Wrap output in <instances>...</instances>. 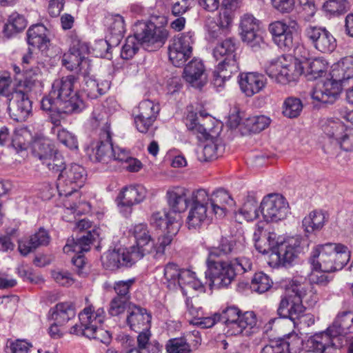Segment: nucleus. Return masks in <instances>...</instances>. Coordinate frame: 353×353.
Listing matches in <instances>:
<instances>
[{"mask_svg": "<svg viewBox=\"0 0 353 353\" xmlns=\"http://www.w3.org/2000/svg\"><path fill=\"white\" fill-rule=\"evenodd\" d=\"M77 80V77L74 74L55 79L49 94L41 101L42 110H55L68 114L81 112L85 108V104L74 90Z\"/></svg>", "mask_w": 353, "mask_h": 353, "instance_id": "1", "label": "nucleus"}, {"mask_svg": "<svg viewBox=\"0 0 353 353\" xmlns=\"http://www.w3.org/2000/svg\"><path fill=\"white\" fill-rule=\"evenodd\" d=\"M134 37H128L121 52L123 59L133 57L139 50L136 41L147 51L153 52L161 48L168 37V31L163 27H157L153 23L137 21L133 26Z\"/></svg>", "mask_w": 353, "mask_h": 353, "instance_id": "2", "label": "nucleus"}, {"mask_svg": "<svg viewBox=\"0 0 353 353\" xmlns=\"http://www.w3.org/2000/svg\"><path fill=\"white\" fill-rule=\"evenodd\" d=\"M331 79L318 82L310 94L311 98L322 103H333L341 92L340 84L353 78V57L343 59L341 62L334 65L330 73Z\"/></svg>", "mask_w": 353, "mask_h": 353, "instance_id": "3", "label": "nucleus"}, {"mask_svg": "<svg viewBox=\"0 0 353 353\" xmlns=\"http://www.w3.org/2000/svg\"><path fill=\"white\" fill-rule=\"evenodd\" d=\"M237 48L236 40L229 37L219 42L212 50L213 57L217 61L221 60L212 72V84L218 92L221 91L225 82L239 70L236 53Z\"/></svg>", "mask_w": 353, "mask_h": 353, "instance_id": "4", "label": "nucleus"}, {"mask_svg": "<svg viewBox=\"0 0 353 353\" xmlns=\"http://www.w3.org/2000/svg\"><path fill=\"white\" fill-rule=\"evenodd\" d=\"M353 332V313L343 312L339 314L326 332L314 334L309 341L310 348L315 353H335V341L341 335Z\"/></svg>", "mask_w": 353, "mask_h": 353, "instance_id": "5", "label": "nucleus"}, {"mask_svg": "<svg viewBox=\"0 0 353 353\" xmlns=\"http://www.w3.org/2000/svg\"><path fill=\"white\" fill-rule=\"evenodd\" d=\"M80 325L75 324L70 329V334L84 336L108 345L111 334L101 327L105 319V311L99 307L94 311L92 306L85 307L79 314Z\"/></svg>", "mask_w": 353, "mask_h": 353, "instance_id": "6", "label": "nucleus"}, {"mask_svg": "<svg viewBox=\"0 0 353 353\" xmlns=\"http://www.w3.org/2000/svg\"><path fill=\"white\" fill-rule=\"evenodd\" d=\"M350 252L341 244L326 243L312 252L311 263L315 270L335 272L341 270L349 261Z\"/></svg>", "mask_w": 353, "mask_h": 353, "instance_id": "7", "label": "nucleus"}, {"mask_svg": "<svg viewBox=\"0 0 353 353\" xmlns=\"http://www.w3.org/2000/svg\"><path fill=\"white\" fill-rule=\"evenodd\" d=\"M318 298L312 290H307L303 284H293L287 289L285 295L281 298L279 308V316H292L296 319L300 314L305 312L303 303L312 307L317 302Z\"/></svg>", "mask_w": 353, "mask_h": 353, "instance_id": "8", "label": "nucleus"}, {"mask_svg": "<svg viewBox=\"0 0 353 353\" xmlns=\"http://www.w3.org/2000/svg\"><path fill=\"white\" fill-rule=\"evenodd\" d=\"M185 125L199 140H210L203 148V160L208 161L218 158L220 155L219 139L216 135L211 134V130L205 126L206 123H202L196 114L190 113L185 119Z\"/></svg>", "mask_w": 353, "mask_h": 353, "instance_id": "9", "label": "nucleus"}, {"mask_svg": "<svg viewBox=\"0 0 353 353\" xmlns=\"http://www.w3.org/2000/svg\"><path fill=\"white\" fill-rule=\"evenodd\" d=\"M303 68L296 59L280 57L272 61L265 68V72L275 81L283 85L296 81L303 73Z\"/></svg>", "mask_w": 353, "mask_h": 353, "instance_id": "10", "label": "nucleus"}, {"mask_svg": "<svg viewBox=\"0 0 353 353\" xmlns=\"http://www.w3.org/2000/svg\"><path fill=\"white\" fill-rule=\"evenodd\" d=\"M220 322L226 325V333L236 336L243 333L246 328L252 329L256 325V316L253 312L241 314L240 310L235 306H229L219 314Z\"/></svg>", "mask_w": 353, "mask_h": 353, "instance_id": "11", "label": "nucleus"}, {"mask_svg": "<svg viewBox=\"0 0 353 353\" xmlns=\"http://www.w3.org/2000/svg\"><path fill=\"white\" fill-rule=\"evenodd\" d=\"M86 172L77 163L65 165L59 173L57 188L60 196H68L81 188L85 181Z\"/></svg>", "mask_w": 353, "mask_h": 353, "instance_id": "12", "label": "nucleus"}, {"mask_svg": "<svg viewBox=\"0 0 353 353\" xmlns=\"http://www.w3.org/2000/svg\"><path fill=\"white\" fill-rule=\"evenodd\" d=\"M99 240V234L97 230H93L92 232H87L86 235L76 237L74 239L68 240L66 245L63 247V252L68 253L70 252H75L77 255L72 259V263L75 266V271L80 276H85L86 272L84 271L85 261L83 255L81 254L88 252L90 249V245Z\"/></svg>", "mask_w": 353, "mask_h": 353, "instance_id": "13", "label": "nucleus"}, {"mask_svg": "<svg viewBox=\"0 0 353 353\" xmlns=\"http://www.w3.org/2000/svg\"><path fill=\"white\" fill-rule=\"evenodd\" d=\"M208 194L204 189L194 191L190 197V210L186 219L189 230L199 229L208 221Z\"/></svg>", "mask_w": 353, "mask_h": 353, "instance_id": "14", "label": "nucleus"}, {"mask_svg": "<svg viewBox=\"0 0 353 353\" xmlns=\"http://www.w3.org/2000/svg\"><path fill=\"white\" fill-rule=\"evenodd\" d=\"M90 52L88 43L79 39H74L70 48L69 52L64 54L62 58V65L69 70H78L82 75L85 71L90 70V63L85 55Z\"/></svg>", "mask_w": 353, "mask_h": 353, "instance_id": "15", "label": "nucleus"}, {"mask_svg": "<svg viewBox=\"0 0 353 353\" xmlns=\"http://www.w3.org/2000/svg\"><path fill=\"white\" fill-rule=\"evenodd\" d=\"M302 250L299 236L288 238L277 245L276 252L270 254L271 263L277 267L291 266Z\"/></svg>", "mask_w": 353, "mask_h": 353, "instance_id": "16", "label": "nucleus"}, {"mask_svg": "<svg viewBox=\"0 0 353 353\" xmlns=\"http://www.w3.org/2000/svg\"><path fill=\"white\" fill-rule=\"evenodd\" d=\"M239 28L241 40L253 51L265 48L266 43L261 34L260 21L253 15L244 14L241 17Z\"/></svg>", "mask_w": 353, "mask_h": 353, "instance_id": "17", "label": "nucleus"}, {"mask_svg": "<svg viewBox=\"0 0 353 353\" xmlns=\"http://www.w3.org/2000/svg\"><path fill=\"white\" fill-rule=\"evenodd\" d=\"M194 33L185 32L174 37L168 46L169 59L176 67L184 65L192 53Z\"/></svg>", "mask_w": 353, "mask_h": 353, "instance_id": "18", "label": "nucleus"}, {"mask_svg": "<svg viewBox=\"0 0 353 353\" xmlns=\"http://www.w3.org/2000/svg\"><path fill=\"white\" fill-rule=\"evenodd\" d=\"M263 219L267 222H278L285 219L289 213V205L285 199L279 194L265 196L259 207Z\"/></svg>", "mask_w": 353, "mask_h": 353, "instance_id": "19", "label": "nucleus"}, {"mask_svg": "<svg viewBox=\"0 0 353 353\" xmlns=\"http://www.w3.org/2000/svg\"><path fill=\"white\" fill-rule=\"evenodd\" d=\"M208 270L205 278L209 285L216 288L228 287L236 276L235 270L230 262L207 261Z\"/></svg>", "mask_w": 353, "mask_h": 353, "instance_id": "20", "label": "nucleus"}, {"mask_svg": "<svg viewBox=\"0 0 353 353\" xmlns=\"http://www.w3.org/2000/svg\"><path fill=\"white\" fill-rule=\"evenodd\" d=\"M299 25L294 20L288 23L283 21H276L269 25L268 30L272 36L274 42L284 51H288L294 46L293 32L297 31Z\"/></svg>", "mask_w": 353, "mask_h": 353, "instance_id": "21", "label": "nucleus"}, {"mask_svg": "<svg viewBox=\"0 0 353 353\" xmlns=\"http://www.w3.org/2000/svg\"><path fill=\"white\" fill-rule=\"evenodd\" d=\"M304 36L312 46L322 53H330L336 47V40L325 28L308 26L304 30Z\"/></svg>", "mask_w": 353, "mask_h": 353, "instance_id": "22", "label": "nucleus"}, {"mask_svg": "<svg viewBox=\"0 0 353 353\" xmlns=\"http://www.w3.org/2000/svg\"><path fill=\"white\" fill-rule=\"evenodd\" d=\"M146 195L147 190L142 185H130L122 188L116 201L123 214L128 216L132 206L143 201Z\"/></svg>", "mask_w": 353, "mask_h": 353, "instance_id": "23", "label": "nucleus"}, {"mask_svg": "<svg viewBox=\"0 0 353 353\" xmlns=\"http://www.w3.org/2000/svg\"><path fill=\"white\" fill-rule=\"evenodd\" d=\"M129 232L134 238L136 243L130 248L135 259L140 260L152 252L154 241L146 224H137L130 228Z\"/></svg>", "mask_w": 353, "mask_h": 353, "instance_id": "24", "label": "nucleus"}, {"mask_svg": "<svg viewBox=\"0 0 353 353\" xmlns=\"http://www.w3.org/2000/svg\"><path fill=\"white\" fill-rule=\"evenodd\" d=\"M159 112V107L152 101H141L137 108L133 111L137 130L142 133H146L156 120Z\"/></svg>", "mask_w": 353, "mask_h": 353, "instance_id": "25", "label": "nucleus"}, {"mask_svg": "<svg viewBox=\"0 0 353 353\" xmlns=\"http://www.w3.org/2000/svg\"><path fill=\"white\" fill-rule=\"evenodd\" d=\"M8 110L11 117L18 121L23 122L28 119L32 114V101L27 93L23 90H15L12 97L8 100Z\"/></svg>", "mask_w": 353, "mask_h": 353, "instance_id": "26", "label": "nucleus"}, {"mask_svg": "<svg viewBox=\"0 0 353 353\" xmlns=\"http://www.w3.org/2000/svg\"><path fill=\"white\" fill-rule=\"evenodd\" d=\"M114 154L113 145L109 127L104 129L99 134V139L92 147L90 159L94 162L108 163L112 160Z\"/></svg>", "mask_w": 353, "mask_h": 353, "instance_id": "27", "label": "nucleus"}, {"mask_svg": "<svg viewBox=\"0 0 353 353\" xmlns=\"http://www.w3.org/2000/svg\"><path fill=\"white\" fill-rule=\"evenodd\" d=\"M126 248L109 250L102 256V263L104 268L110 270H115L123 266L130 267L139 261Z\"/></svg>", "mask_w": 353, "mask_h": 353, "instance_id": "28", "label": "nucleus"}, {"mask_svg": "<svg viewBox=\"0 0 353 353\" xmlns=\"http://www.w3.org/2000/svg\"><path fill=\"white\" fill-rule=\"evenodd\" d=\"M151 319V314L145 308L135 304L129 305L126 323L130 330L134 332L150 330Z\"/></svg>", "mask_w": 353, "mask_h": 353, "instance_id": "29", "label": "nucleus"}, {"mask_svg": "<svg viewBox=\"0 0 353 353\" xmlns=\"http://www.w3.org/2000/svg\"><path fill=\"white\" fill-rule=\"evenodd\" d=\"M238 82L241 92L247 97H252L265 88L266 78L259 72H245L239 74Z\"/></svg>", "mask_w": 353, "mask_h": 353, "instance_id": "30", "label": "nucleus"}, {"mask_svg": "<svg viewBox=\"0 0 353 353\" xmlns=\"http://www.w3.org/2000/svg\"><path fill=\"white\" fill-rule=\"evenodd\" d=\"M183 78L193 87L201 88L207 80L203 62L196 59L190 61L184 68Z\"/></svg>", "mask_w": 353, "mask_h": 353, "instance_id": "31", "label": "nucleus"}, {"mask_svg": "<svg viewBox=\"0 0 353 353\" xmlns=\"http://www.w3.org/2000/svg\"><path fill=\"white\" fill-rule=\"evenodd\" d=\"M50 241L48 232L43 228H40L29 238L19 242V250L22 255L26 256L39 247L48 245Z\"/></svg>", "mask_w": 353, "mask_h": 353, "instance_id": "32", "label": "nucleus"}, {"mask_svg": "<svg viewBox=\"0 0 353 353\" xmlns=\"http://www.w3.org/2000/svg\"><path fill=\"white\" fill-rule=\"evenodd\" d=\"M179 214L172 216L171 213L166 212H157L152 214L150 223L154 227L163 230L165 232L176 234L179 230Z\"/></svg>", "mask_w": 353, "mask_h": 353, "instance_id": "33", "label": "nucleus"}, {"mask_svg": "<svg viewBox=\"0 0 353 353\" xmlns=\"http://www.w3.org/2000/svg\"><path fill=\"white\" fill-rule=\"evenodd\" d=\"M48 32L43 24L32 25L27 31L28 44L37 48L41 52L47 50L50 43Z\"/></svg>", "mask_w": 353, "mask_h": 353, "instance_id": "34", "label": "nucleus"}, {"mask_svg": "<svg viewBox=\"0 0 353 353\" xmlns=\"http://www.w3.org/2000/svg\"><path fill=\"white\" fill-rule=\"evenodd\" d=\"M83 77V90L88 97L94 99L104 94L110 88L109 81H98L94 77L90 75V70L85 71Z\"/></svg>", "mask_w": 353, "mask_h": 353, "instance_id": "35", "label": "nucleus"}, {"mask_svg": "<svg viewBox=\"0 0 353 353\" xmlns=\"http://www.w3.org/2000/svg\"><path fill=\"white\" fill-rule=\"evenodd\" d=\"M166 197L169 207L175 214L184 212L190 202L186 197L185 190L181 188L169 190Z\"/></svg>", "mask_w": 353, "mask_h": 353, "instance_id": "36", "label": "nucleus"}, {"mask_svg": "<svg viewBox=\"0 0 353 353\" xmlns=\"http://www.w3.org/2000/svg\"><path fill=\"white\" fill-rule=\"evenodd\" d=\"M236 240L232 237H222L217 247H212L209 250L207 261H215L216 258L228 256L229 254L237 252Z\"/></svg>", "mask_w": 353, "mask_h": 353, "instance_id": "37", "label": "nucleus"}, {"mask_svg": "<svg viewBox=\"0 0 353 353\" xmlns=\"http://www.w3.org/2000/svg\"><path fill=\"white\" fill-rule=\"evenodd\" d=\"M51 319L57 324L65 325L75 316V307L72 303H59L50 310Z\"/></svg>", "mask_w": 353, "mask_h": 353, "instance_id": "38", "label": "nucleus"}, {"mask_svg": "<svg viewBox=\"0 0 353 353\" xmlns=\"http://www.w3.org/2000/svg\"><path fill=\"white\" fill-rule=\"evenodd\" d=\"M208 201L210 202L213 213L219 216L225 215L226 205L232 202L230 195L223 188H218L213 191L210 196H208Z\"/></svg>", "mask_w": 353, "mask_h": 353, "instance_id": "39", "label": "nucleus"}, {"mask_svg": "<svg viewBox=\"0 0 353 353\" xmlns=\"http://www.w3.org/2000/svg\"><path fill=\"white\" fill-rule=\"evenodd\" d=\"M182 270L174 263H168L165 265L163 271L162 283L169 290H174L178 288L179 281L181 279Z\"/></svg>", "mask_w": 353, "mask_h": 353, "instance_id": "40", "label": "nucleus"}, {"mask_svg": "<svg viewBox=\"0 0 353 353\" xmlns=\"http://www.w3.org/2000/svg\"><path fill=\"white\" fill-rule=\"evenodd\" d=\"M325 222V215L321 211H312L302 221L304 231L307 233H313L322 229Z\"/></svg>", "mask_w": 353, "mask_h": 353, "instance_id": "41", "label": "nucleus"}, {"mask_svg": "<svg viewBox=\"0 0 353 353\" xmlns=\"http://www.w3.org/2000/svg\"><path fill=\"white\" fill-rule=\"evenodd\" d=\"M27 21L23 15L14 12L9 16L8 22L4 25L3 34L10 38L26 28Z\"/></svg>", "mask_w": 353, "mask_h": 353, "instance_id": "42", "label": "nucleus"}, {"mask_svg": "<svg viewBox=\"0 0 353 353\" xmlns=\"http://www.w3.org/2000/svg\"><path fill=\"white\" fill-rule=\"evenodd\" d=\"M303 108V104L299 98L288 97L283 103L282 113L285 117L294 119L300 116Z\"/></svg>", "mask_w": 353, "mask_h": 353, "instance_id": "43", "label": "nucleus"}, {"mask_svg": "<svg viewBox=\"0 0 353 353\" xmlns=\"http://www.w3.org/2000/svg\"><path fill=\"white\" fill-rule=\"evenodd\" d=\"M54 150L50 146L48 140L44 138L35 139L32 143V154L41 162L49 155H51Z\"/></svg>", "mask_w": 353, "mask_h": 353, "instance_id": "44", "label": "nucleus"}, {"mask_svg": "<svg viewBox=\"0 0 353 353\" xmlns=\"http://www.w3.org/2000/svg\"><path fill=\"white\" fill-rule=\"evenodd\" d=\"M322 130L330 139L335 141L344 133L347 127L339 120L327 119L322 124Z\"/></svg>", "mask_w": 353, "mask_h": 353, "instance_id": "45", "label": "nucleus"}, {"mask_svg": "<svg viewBox=\"0 0 353 353\" xmlns=\"http://www.w3.org/2000/svg\"><path fill=\"white\" fill-rule=\"evenodd\" d=\"M276 233L270 232L268 235L254 244L256 249L263 254H270V255L276 252L277 245L280 243L276 240Z\"/></svg>", "mask_w": 353, "mask_h": 353, "instance_id": "46", "label": "nucleus"}, {"mask_svg": "<svg viewBox=\"0 0 353 353\" xmlns=\"http://www.w3.org/2000/svg\"><path fill=\"white\" fill-rule=\"evenodd\" d=\"M270 123L269 117L264 115L253 116L244 121V125L250 132L258 133L265 129Z\"/></svg>", "mask_w": 353, "mask_h": 353, "instance_id": "47", "label": "nucleus"}, {"mask_svg": "<svg viewBox=\"0 0 353 353\" xmlns=\"http://www.w3.org/2000/svg\"><path fill=\"white\" fill-rule=\"evenodd\" d=\"M270 278L263 272L256 273L252 279L250 288L259 294L267 292L272 286Z\"/></svg>", "mask_w": 353, "mask_h": 353, "instance_id": "48", "label": "nucleus"}, {"mask_svg": "<svg viewBox=\"0 0 353 353\" xmlns=\"http://www.w3.org/2000/svg\"><path fill=\"white\" fill-rule=\"evenodd\" d=\"M42 164L46 165V168L54 173L61 172L65 166V161L63 156L59 154L57 150H54L42 162Z\"/></svg>", "mask_w": 353, "mask_h": 353, "instance_id": "49", "label": "nucleus"}, {"mask_svg": "<svg viewBox=\"0 0 353 353\" xmlns=\"http://www.w3.org/2000/svg\"><path fill=\"white\" fill-rule=\"evenodd\" d=\"M327 63L323 59H314L308 63L307 75L309 79H316L326 73Z\"/></svg>", "mask_w": 353, "mask_h": 353, "instance_id": "50", "label": "nucleus"}, {"mask_svg": "<svg viewBox=\"0 0 353 353\" xmlns=\"http://www.w3.org/2000/svg\"><path fill=\"white\" fill-rule=\"evenodd\" d=\"M239 213L247 221H253L259 216L258 202L254 197H248L239 210Z\"/></svg>", "mask_w": 353, "mask_h": 353, "instance_id": "51", "label": "nucleus"}, {"mask_svg": "<svg viewBox=\"0 0 353 353\" xmlns=\"http://www.w3.org/2000/svg\"><path fill=\"white\" fill-rule=\"evenodd\" d=\"M24 86L30 89L32 86L39 83V78L41 76V70L39 64L31 68L24 67Z\"/></svg>", "mask_w": 353, "mask_h": 353, "instance_id": "52", "label": "nucleus"}, {"mask_svg": "<svg viewBox=\"0 0 353 353\" xmlns=\"http://www.w3.org/2000/svg\"><path fill=\"white\" fill-rule=\"evenodd\" d=\"M167 353H190L191 349L186 340L183 338L170 339L165 346Z\"/></svg>", "mask_w": 353, "mask_h": 353, "instance_id": "53", "label": "nucleus"}, {"mask_svg": "<svg viewBox=\"0 0 353 353\" xmlns=\"http://www.w3.org/2000/svg\"><path fill=\"white\" fill-rule=\"evenodd\" d=\"M115 41L100 39L97 41L93 46V52L96 57H100L110 59L111 53L110 52ZM114 46H116L114 45Z\"/></svg>", "mask_w": 353, "mask_h": 353, "instance_id": "54", "label": "nucleus"}, {"mask_svg": "<svg viewBox=\"0 0 353 353\" xmlns=\"http://www.w3.org/2000/svg\"><path fill=\"white\" fill-rule=\"evenodd\" d=\"M282 344L285 353H297L301 349L302 340L296 334H290L285 340L279 341Z\"/></svg>", "mask_w": 353, "mask_h": 353, "instance_id": "55", "label": "nucleus"}, {"mask_svg": "<svg viewBox=\"0 0 353 353\" xmlns=\"http://www.w3.org/2000/svg\"><path fill=\"white\" fill-rule=\"evenodd\" d=\"M112 19L113 22L110 26V30L115 36L114 45L117 46L125 32V21L123 17L120 14L114 15Z\"/></svg>", "mask_w": 353, "mask_h": 353, "instance_id": "56", "label": "nucleus"}, {"mask_svg": "<svg viewBox=\"0 0 353 353\" xmlns=\"http://www.w3.org/2000/svg\"><path fill=\"white\" fill-rule=\"evenodd\" d=\"M57 139L62 144L70 150L78 148L77 137L63 128L57 130Z\"/></svg>", "mask_w": 353, "mask_h": 353, "instance_id": "57", "label": "nucleus"}, {"mask_svg": "<svg viewBox=\"0 0 353 353\" xmlns=\"http://www.w3.org/2000/svg\"><path fill=\"white\" fill-rule=\"evenodd\" d=\"M346 4L345 0H328L324 3L323 7L326 12L339 15L345 10Z\"/></svg>", "mask_w": 353, "mask_h": 353, "instance_id": "58", "label": "nucleus"}, {"mask_svg": "<svg viewBox=\"0 0 353 353\" xmlns=\"http://www.w3.org/2000/svg\"><path fill=\"white\" fill-rule=\"evenodd\" d=\"M336 142L344 151H353V128H347Z\"/></svg>", "mask_w": 353, "mask_h": 353, "instance_id": "59", "label": "nucleus"}, {"mask_svg": "<svg viewBox=\"0 0 353 353\" xmlns=\"http://www.w3.org/2000/svg\"><path fill=\"white\" fill-rule=\"evenodd\" d=\"M175 234L166 232V234L158 238L157 242L156 243H154L153 250L155 252L154 257L158 258L164 254L165 247L170 244L172 241V236Z\"/></svg>", "mask_w": 353, "mask_h": 353, "instance_id": "60", "label": "nucleus"}, {"mask_svg": "<svg viewBox=\"0 0 353 353\" xmlns=\"http://www.w3.org/2000/svg\"><path fill=\"white\" fill-rule=\"evenodd\" d=\"M128 304V300L123 297L116 296L110 303L108 312L112 316H118L124 312Z\"/></svg>", "mask_w": 353, "mask_h": 353, "instance_id": "61", "label": "nucleus"}, {"mask_svg": "<svg viewBox=\"0 0 353 353\" xmlns=\"http://www.w3.org/2000/svg\"><path fill=\"white\" fill-rule=\"evenodd\" d=\"M205 28L208 37L212 39L221 38L228 33L227 30H225L222 27L218 25V23L214 19H208L206 22Z\"/></svg>", "mask_w": 353, "mask_h": 353, "instance_id": "62", "label": "nucleus"}, {"mask_svg": "<svg viewBox=\"0 0 353 353\" xmlns=\"http://www.w3.org/2000/svg\"><path fill=\"white\" fill-rule=\"evenodd\" d=\"M11 83L12 80L9 75H0V96L6 97L8 101L12 97L15 90H19L12 88Z\"/></svg>", "mask_w": 353, "mask_h": 353, "instance_id": "63", "label": "nucleus"}, {"mask_svg": "<svg viewBox=\"0 0 353 353\" xmlns=\"http://www.w3.org/2000/svg\"><path fill=\"white\" fill-rule=\"evenodd\" d=\"M31 345L24 340L17 339L15 341H8L6 345L8 353H28Z\"/></svg>", "mask_w": 353, "mask_h": 353, "instance_id": "64", "label": "nucleus"}]
</instances>
